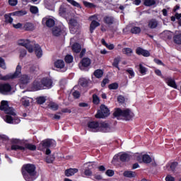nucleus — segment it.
I'll return each instance as SVG.
<instances>
[{
	"label": "nucleus",
	"instance_id": "obj_1",
	"mask_svg": "<svg viewBox=\"0 0 181 181\" xmlns=\"http://www.w3.org/2000/svg\"><path fill=\"white\" fill-rule=\"evenodd\" d=\"M22 174L26 181H33L37 177L36 167L33 164H26L22 168Z\"/></svg>",
	"mask_w": 181,
	"mask_h": 181
},
{
	"label": "nucleus",
	"instance_id": "obj_2",
	"mask_svg": "<svg viewBox=\"0 0 181 181\" xmlns=\"http://www.w3.org/2000/svg\"><path fill=\"white\" fill-rule=\"evenodd\" d=\"M113 115L118 119L123 118L126 121H129L134 118V113L129 109L121 110L117 108L114 112Z\"/></svg>",
	"mask_w": 181,
	"mask_h": 181
},
{
	"label": "nucleus",
	"instance_id": "obj_3",
	"mask_svg": "<svg viewBox=\"0 0 181 181\" xmlns=\"http://www.w3.org/2000/svg\"><path fill=\"white\" fill-rule=\"evenodd\" d=\"M21 73H22V66H21V65H18L14 74H8L4 76H1L0 80L6 81V80L16 78L21 74Z\"/></svg>",
	"mask_w": 181,
	"mask_h": 181
},
{
	"label": "nucleus",
	"instance_id": "obj_4",
	"mask_svg": "<svg viewBox=\"0 0 181 181\" xmlns=\"http://www.w3.org/2000/svg\"><path fill=\"white\" fill-rule=\"evenodd\" d=\"M1 105L0 106V110L1 111H4L5 114H9L10 115H13V117H15V115H16L15 110L8 105V101L3 100L1 101Z\"/></svg>",
	"mask_w": 181,
	"mask_h": 181
},
{
	"label": "nucleus",
	"instance_id": "obj_5",
	"mask_svg": "<svg viewBox=\"0 0 181 181\" xmlns=\"http://www.w3.org/2000/svg\"><path fill=\"white\" fill-rule=\"evenodd\" d=\"M49 146H56V141L53 139H46L40 144L38 149L40 151H45V149L49 148Z\"/></svg>",
	"mask_w": 181,
	"mask_h": 181
},
{
	"label": "nucleus",
	"instance_id": "obj_6",
	"mask_svg": "<svg viewBox=\"0 0 181 181\" xmlns=\"http://www.w3.org/2000/svg\"><path fill=\"white\" fill-rule=\"evenodd\" d=\"M110 115L108 107L104 105H100V110L95 115V118H105Z\"/></svg>",
	"mask_w": 181,
	"mask_h": 181
},
{
	"label": "nucleus",
	"instance_id": "obj_7",
	"mask_svg": "<svg viewBox=\"0 0 181 181\" xmlns=\"http://www.w3.org/2000/svg\"><path fill=\"white\" fill-rule=\"evenodd\" d=\"M69 29L71 33L74 35L80 30V24L75 19H71L69 21Z\"/></svg>",
	"mask_w": 181,
	"mask_h": 181
},
{
	"label": "nucleus",
	"instance_id": "obj_8",
	"mask_svg": "<svg viewBox=\"0 0 181 181\" xmlns=\"http://www.w3.org/2000/svg\"><path fill=\"white\" fill-rule=\"evenodd\" d=\"M19 46H23L25 47L29 53H33V45H32L29 40H20L18 42Z\"/></svg>",
	"mask_w": 181,
	"mask_h": 181
},
{
	"label": "nucleus",
	"instance_id": "obj_9",
	"mask_svg": "<svg viewBox=\"0 0 181 181\" xmlns=\"http://www.w3.org/2000/svg\"><path fill=\"white\" fill-rule=\"evenodd\" d=\"M99 132H112V127L110 125V124L106 122H101L99 123Z\"/></svg>",
	"mask_w": 181,
	"mask_h": 181
},
{
	"label": "nucleus",
	"instance_id": "obj_10",
	"mask_svg": "<svg viewBox=\"0 0 181 181\" xmlns=\"http://www.w3.org/2000/svg\"><path fill=\"white\" fill-rule=\"evenodd\" d=\"M137 160L139 163H151L152 162V158L148 154H144L138 156Z\"/></svg>",
	"mask_w": 181,
	"mask_h": 181
},
{
	"label": "nucleus",
	"instance_id": "obj_11",
	"mask_svg": "<svg viewBox=\"0 0 181 181\" xmlns=\"http://www.w3.org/2000/svg\"><path fill=\"white\" fill-rule=\"evenodd\" d=\"M11 90H12V86L9 83H0V94L5 95L11 93Z\"/></svg>",
	"mask_w": 181,
	"mask_h": 181
},
{
	"label": "nucleus",
	"instance_id": "obj_12",
	"mask_svg": "<svg viewBox=\"0 0 181 181\" xmlns=\"http://www.w3.org/2000/svg\"><path fill=\"white\" fill-rule=\"evenodd\" d=\"M30 80H32V77H30L29 75L21 76L19 81L20 87L23 88L26 84L30 83Z\"/></svg>",
	"mask_w": 181,
	"mask_h": 181
},
{
	"label": "nucleus",
	"instance_id": "obj_13",
	"mask_svg": "<svg viewBox=\"0 0 181 181\" xmlns=\"http://www.w3.org/2000/svg\"><path fill=\"white\" fill-rule=\"evenodd\" d=\"M88 128L92 132H98L100 129V123L98 122H89L88 123Z\"/></svg>",
	"mask_w": 181,
	"mask_h": 181
},
{
	"label": "nucleus",
	"instance_id": "obj_14",
	"mask_svg": "<svg viewBox=\"0 0 181 181\" xmlns=\"http://www.w3.org/2000/svg\"><path fill=\"white\" fill-rule=\"evenodd\" d=\"M42 25H46L47 28H52V26H54V20L50 17H45L42 18Z\"/></svg>",
	"mask_w": 181,
	"mask_h": 181
},
{
	"label": "nucleus",
	"instance_id": "obj_15",
	"mask_svg": "<svg viewBox=\"0 0 181 181\" xmlns=\"http://www.w3.org/2000/svg\"><path fill=\"white\" fill-rule=\"evenodd\" d=\"M103 22L107 25V26H111V25L115 23V18L112 16H106L103 18Z\"/></svg>",
	"mask_w": 181,
	"mask_h": 181
},
{
	"label": "nucleus",
	"instance_id": "obj_16",
	"mask_svg": "<svg viewBox=\"0 0 181 181\" xmlns=\"http://www.w3.org/2000/svg\"><path fill=\"white\" fill-rule=\"evenodd\" d=\"M158 25H159V22L158 21V20L154 18L151 19L148 22V28H149V29H156Z\"/></svg>",
	"mask_w": 181,
	"mask_h": 181
},
{
	"label": "nucleus",
	"instance_id": "obj_17",
	"mask_svg": "<svg viewBox=\"0 0 181 181\" xmlns=\"http://www.w3.org/2000/svg\"><path fill=\"white\" fill-rule=\"evenodd\" d=\"M81 64L79 65L81 70H84L83 67H88L91 64V60L88 58H83L81 62Z\"/></svg>",
	"mask_w": 181,
	"mask_h": 181
},
{
	"label": "nucleus",
	"instance_id": "obj_18",
	"mask_svg": "<svg viewBox=\"0 0 181 181\" xmlns=\"http://www.w3.org/2000/svg\"><path fill=\"white\" fill-rule=\"evenodd\" d=\"M136 52L139 55L141 54V56H144V57H149V56H151V54L148 50H145L141 47L137 48Z\"/></svg>",
	"mask_w": 181,
	"mask_h": 181
},
{
	"label": "nucleus",
	"instance_id": "obj_19",
	"mask_svg": "<svg viewBox=\"0 0 181 181\" xmlns=\"http://www.w3.org/2000/svg\"><path fill=\"white\" fill-rule=\"evenodd\" d=\"M173 41L176 45H181V31H175L173 36Z\"/></svg>",
	"mask_w": 181,
	"mask_h": 181
},
{
	"label": "nucleus",
	"instance_id": "obj_20",
	"mask_svg": "<svg viewBox=\"0 0 181 181\" xmlns=\"http://www.w3.org/2000/svg\"><path fill=\"white\" fill-rule=\"evenodd\" d=\"M41 84H42V87H47V88H50V87H52V84H53V82L51 79L43 78L41 81Z\"/></svg>",
	"mask_w": 181,
	"mask_h": 181
},
{
	"label": "nucleus",
	"instance_id": "obj_21",
	"mask_svg": "<svg viewBox=\"0 0 181 181\" xmlns=\"http://www.w3.org/2000/svg\"><path fill=\"white\" fill-rule=\"evenodd\" d=\"M42 88H43V85L40 82L37 81H34L32 86L33 91H37L38 90H42Z\"/></svg>",
	"mask_w": 181,
	"mask_h": 181
},
{
	"label": "nucleus",
	"instance_id": "obj_22",
	"mask_svg": "<svg viewBox=\"0 0 181 181\" xmlns=\"http://www.w3.org/2000/svg\"><path fill=\"white\" fill-rule=\"evenodd\" d=\"M98 26H100V23L95 20H93L90 25V33H93V32H94V30H95V28H98Z\"/></svg>",
	"mask_w": 181,
	"mask_h": 181
},
{
	"label": "nucleus",
	"instance_id": "obj_23",
	"mask_svg": "<svg viewBox=\"0 0 181 181\" xmlns=\"http://www.w3.org/2000/svg\"><path fill=\"white\" fill-rule=\"evenodd\" d=\"M62 27L58 26V27H54L52 28V35L54 36H60L62 35Z\"/></svg>",
	"mask_w": 181,
	"mask_h": 181
},
{
	"label": "nucleus",
	"instance_id": "obj_24",
	"mask_svg": "<svg viewBox=\"0 0 181 181\" xmlns=\"http://www.w3.org/2000/svg\"><path fill=\"white\" fill-rule=\"evenodd\" d=\"M78 172V170L76 168H69L66 170H65V175L67 177L73 176L75 173H77Z\"/></svg>",
	"mask_w": 181,
	"mask_h": 181
},
{
	"label": "nucleus",
	"instance_id": "obj_25",
	"mask_svg": "<svg viewBox=\"0 0 181 181\" xmlns=\"http://www.w3.org/2000/svg\"><path fill=\"white\" fill-rule=\"evenodd\" d=\"M25 149H29V151H36V146L32 144H28L26 141L23 144Z\"/></svg>",
	"mask_w": 181,
	"mask_h": 181
},
{
	"label": "nucleus",
	"instance_id": "obj_26",
	"mask_svg": "<svg viewBox=\"0 0 181 181\" xmlns=\"http://www.w3.org/2000/svg\"><path fill=\"white\" fill-rule=\"evenodd\" d=\"M26 13H28L26 11L21 10V11H14L11 13V15H12V16H24V15H26Z\"/></svg>",
	"mask_w": 181,
	"mask_h": 181
},
{
	"label": "nucleus",
	"instance_id": "obj_27",
	"mask_svg": "<svg viewBox=\"0 0 181 181\" xmlns=\"http://www.w3.org/2000/svg\"><path fill=\"white\" fill-rule=\"evenodd\" d=\"M25 146L19 144H12L11 151H25Z\"/></svg>",
	"mask_w": 181,
	"mask_h": 181
},
{
	"label": "nucleus",
	"instance_id": "obj_28",
	"mask_svg": "<svg viewBox=\"0 0 181 181\" xmlns=\"http://www.w3.org/2000/svg\"><path fill=\"white\" fill-rule=\"evenodd\" d=\"M21 101L22 104L24 105V107H29L30 104V98L23 97Z\"/></svg>",
	"mask_w": 181,
	"mask_h": 181
},
{
	"label": "nucleus",
	"instance_id": "obj_29",
	"mask_svg": "<svg viewBox=\"0 0 181 181\" xmlns=\"http://www.w3.org/2000/svg\"><path fill=\"white\" fill-rule=\"evenodd\" d=\"M72 50L74 53H80L81 50V45L78 43H74L72 45Z\"/></svg>",
	"mask_w": 181,
	"mask_h": 181
},
{
	"label": "nucleus",
	"instance_id": "obj_30",
	"mask_svg": "<svg viewBox=\"0 0 181 181\" xmlns=\"http://www.w3.org/2000/svg\"><path fill=\"white\" fill-rule=\"evenodd\" d=\"M167 84L170 87H173V88H177V85H176V82H175V80L170 78H167Z\"/></svg>",
	"mask_w": 181,
	"mask_h": 181
},
{
	"label": "nucleus",
	"instance_id": "obj_31",
	"mask_svg": "<svg viewBox=\"0 0 181 181\" xmlns=\"http://www.w3.org/2000/svg\"><path fill=\"white\" fill-rule=\"evenodd\" d=\"M35 54L38 58L42 57V54H43V52H42V48H40V46H39L38 45H35Z\"/></svg>",
	"mask_w": 181,
	"mask_h": 181
},
{
	"label": "nucleus",
	"instance_id": "obj_32",
	"mask_svg": "<svg viewBox=\"0 0 181 181\" xmlns=\"http://www.w3.org/2000/svg\"><path fill=\"white\" fill-rule=\"evenodd\" d=\"M120 160H122V162H127L128 160H129V159H131V156H129V154L128 153H123L122 155H120Z\"/></svg>",
	"mask_w": 181,
	"mask_h": 181
},
{
	"label": "nucleus",
	"instance_id": "obj_33",
	"mask_svg": "<svg viewBox=\"0 0 181 181\" xmlns=\"http://www.w3.org/2000/svg\"><path fill=\"white\" fill-rule=\"evenodd\" d=\"M23 28L25 30H35V25H33L32 23H25L24 24Z\"/></svg>",
	"mask_w": 181,
	"mask_h": 181
},
{
	"label": "nucleus",
	"instance_id": "obj_34",
	"mask_svg": "<svg viewBox=\"0 0 181 181\" xmlns=\"http://www.w3.org/2000/svg\"><path fill=\"white\" fill-rule=\"evenodd\" d=\"M162 36L164 39H172V32L169 30H165L163 33H161Z\"/></svg>",
	"mask_w": 181,
	"mask_h": 181
},
{
	"label": "nucleus",
	"instance_id": "obj_35",
	"mask_svg": "<svg viewBox=\"0 0 181 181\" xmlns=\"http://www.w3.org/2000/svg\"><path fill=\"white\" fill-rule=\"evenodd\" d=\"M123 175L125 177H135L136 176V173H135V172L133 171H125L123 173Z\"/></svg>",
	"mask_w": 181,
	"mask_h": 181
},
{
	"label": "nucleus",
	"instance_id": "obj_36",
	"mask_svg": "<svg viewBox=\"0 0 181 181\" xmlns=\"http://www.w3.org/2000/svg\"><path fill=\"white\" fill-rule=\"evenodd\" d=\"M11 144H13V145H23L25 144V140H20L18 139H12Z\"/></svg>",
	"mask_w": 181,
	"mask_h": 181
},
{
	"label": "nucleus",
	"instance_id": "obj_37",
	"mask_svg": "<svg viewBox=\"0 0 181 181\" xmlns=\"http://www.w3.org/2000/svg\"><path fill=\"white\" fill-rule=\"evenodd\" d=\"M139 71L141 73V74L145 76V74H146V71H148V69L145 66H144L142 64H139Z\"/></svg>",
	"mask_w": 181,
	"mask_h": 181
},
{
	"label": "nucleus",
	"instance_id": "obj_38",
	"mask_svg": "<svg viewBox=\"0 0 181 181\" xmlns=\"http://www.w3.org/2000/svg\"><path fill=\"white\" fill-rule=\"evenodd\" d=\"M48 107H49V108L53 111H57V110H59V105L54 102H50Z\"/></svg>",
	"mask_w": 181,
	"mask_h": 181
},
{
	"label": "nucleus",
	"instance_id": "obj_39",
	"mask_svg": "<svg viewBox=\"0 0 181 181\" xmlns=\"http://www.w3.org/2000/svg\"><path fill=\"white\" fill-rule=\"evenodd\" d=\"M141 30H142L141 29V28L136 27V26L132 27L131 28V33H133L134 35L139 34L141 32Z\"/></svg>",
	"mask_w": 181,
	"mask_h": 181
},
{
	"label": "nucleus",
	"instance_id": "obj_40",
	"mask_svg": "<svg viewBox=\"0 0 181 181\" xmlns=\"http://www.w3.org/2000/svg\"><path fill=\"white\" fill-rule=\"evenodd\" d=\"M55 66H57V69H63L64 67V61L63 60H57L55 63Z\"/></svg>",
	"mask_w": 181,
	"mask_h": 181
},
{
	"label": "nucleus",
	"instance_id": "obj_41",
	"mask_svg": "<svg viewBox=\"0 0 181 181\" xmlns=\"http://www.w3.org/2000/svg\"><path fill=\"white\" fill-rule=\"evenodd\" d=\"M146 6H152L156 4V0H144Z\"/></svg>",
	"mask_w": 181,
	"mask_h": 181
},
{
	"label": "nucleus",
	"instance_id": "obj_42",
	"mask_svg": "<svg viewBox=\"0 0 181 181\" xmlns=\"http://www.w3.org/2000/svg\"><path fill=\"white\" fill-rule=\"evenodd\" d=\"M12 115L7 114L4 119V121L7 122V124H13V118L11 116Z\"/></svg>",
	"mask_w": 181,
	"mask_h": 181
},
{
	"label": "nucleus",
	"instance_id": "obj_43",
	"mask_svg": "<svg viewBox=\"0 0 181 181\" xmlns=\"http://www.w3.org/2000/svg\"><path fill=\"white\" fill-rule=\"evenodd\" d=\"M122 53L124 54H127V56H132L133 51H132V49L131 48H124L122 49Z\"/></svg>",
	"mask_w": 181,
	"mask_h": 181
},
{
	"label": "nucleus",
	"instance_id": "obj_44",
	"mask_svg": "<svg viewBox=\"0 0 181 181\" xmlns=\"http://www.w3.org/2000/svg\"><path fill=\"white\" fill-rule=\"evenodd\" d=\"M119 62H121V57H117L115 58L114 62L112 63V66H114L117 69H119V67H118V64H119Z\"/></svg>",
	"mask_w": 181,
	"mask_h": 181
},
{
	"label": "nucleus",
	"instance_id": "obj_45",
	"mask_svg": "<svg viewBox=\"0 0 181 181\" xmlns=\"http://www.w3.org/2000/svg\"><path fill=\"white\" fill-rule=\"evenodd\" d=\"M0 67L3 69V70H6V63H5V59L2 57H0Z\"/></svg>",
	"mask_w": 181,
	"mask_h": 181
},
{
	"label": "nucleus",
	"instance_id": "obj_46",
	"mask_svg": "<svg viewBox=\"0 0 181 181\" xmlns=\"http://www.w3.org/2000/svg\"><path fill=\"white\" fill-rule=\"evenodd\" d=\"M11 15L12 14H6L4 16V18L6 19V22H7L8 23H12V22H13V18H12V17H11Z\"/></svg>",
	"mask_w": 181,
	"mask_h": 181
},
{
	"label": "nucleus",
	"instance_id": "obj_47",
	"mask_svg": "<svg viewBox=\"0 0 181 181\" xmlns=\"http://www.w3.org/2000/svg\"><path fill=\"white\" fill-rule=\"evenodd\" d=\"M47 163H53L54 162V156H48L45 159Z\"/></svg>",
	"mask_w": 181,
	"mask_h": 181
},
{
	"label": "nucleus",
	"instance_id": "obj_48",
	"mask_svg": "<svg viewBox=\"0 0 181 181\" xmlns=\"http://www.w3.org/2000/svg\"><path fill=\"white\" fill-rule=\"evenodd\" d=\"M94 75L97 77V78H101V77H103V71L97 69L95 71Z\"/></svg>",
	"mask_w": 181,
	"mask_h": 181
},
{
	"label": "nucleus",
	"instance_id": "obj_49",
	"mask_svg": "<svg viewBox=\"0 0 181 181\" xmlns=\"http://www.w3.org/2000/svg\"><path fill=\"white\" fill-rule=\"evenodd\" d=\"M30 11L31 13L36 14L39 12V8H37V6H31L30 8Z\"/></svg>",
	"mask_w": 181,
	"mask_h": 181
},
{
	"label": "nucleus",
	"instance_id": "obj_50",
	"mask_svg": "<svg viewBox=\"0 0 181 181\" xmlns=\"http://www.w3.org/2000/svg\"><path fill=\"white\" fill-rule=\"evenodd\" d=\"M83 5L86 6V8H95V5L93 3H89L88 1H83Z\"/></svg>",
	"mask_w": 181,
	"mask_h": 181
},
{
	"label": "nucleus",
	"instance_id": "obj_51",
	"mask_svg": "<svg viewBox=\"0 0 181 181\" xmlns=\"http://www.w3.org/2000/svg\"><path fill=\"white\" fill-rule=\"evenodd\" d=\"M67 2L71 4V5H73V6H76V8H80V4H78L77 1L74 0H66Z\"/></svg>",
	"mask_w": 181,
	"mask_h": 181
},
{
	"label": "nucleus",
	"instance_id": "obj_52",
	"mask_svg": "<svg viewBox=\"0 0 181 181\" xmlns=\"http://www.w3.org/2000/svg\"><path fill=\"white\" fill-rule=\"evenodd\" d=\"M93 103L96 105L100 104V98L97 96V95L94 94L93 95Z\"/></svg>",
	"mask_w": 181,
	"mask_h": 181
},
{
	"label": "nucleus",
	"instance_id": "obj_53",
	"mask_svg": "<svg viewBox=\"0 0 181 181\" xmlns=\"http://www.w3.org/2000/svg\"><path fill=\"white\" fill-rule=\"evenodd\" d=\"M46 102V98L45 97H40L37 98V103L38 104H43Z\"/></svg>",
	"mask_w": 181,
	"mask_h": 181
},
{
	"label": "nucleus",
	"instance_id": "obj_54",
	"mask_svg": "<svg viewBox=\"0 0 181 181\" xmlns=\"http://www.w3.org/2000/svg\"><path fill=\"white\" fill-rule=\"evenodd\" d=\"M65 62H66V63H71L73 62V56L66 55L65 57Z\"/></svg>",
	"mask_w": 181,
	"mask_h": 181
},
{
	"label": "nucleus",
	"instance_id": "obj_55",
	"mask_svg": "<svg viewBox=\"0 0 181 181\" xmlns=\"http://www.w3.org/2000/svg\"><path fill=\"white\" fill-rule=\"evenodd\" d=\"M110 90H117L118 88V83H114L109 85Z\"/></svg>",
	"mask_w": 181,
	"mask_h": 181
},
{
	"label": "nucleus",
	"instance_id": "obj_56",
	"mask_svg": "<svg viewBox=\"0 0 181 181\" xmlns=\"http://www.w3.org/2000/svg\"><path fill=\"white\" fill-rule=\"evenodd\" d=\"M80 84L82 86V87H86L87 84H88V81L86 79H81L80 80Z\"/></svg>",
	"mask_w": 181,
	"mask_h": 181
},
{
	"label": "nucleus",
	"instance_id": "obj_57",
	"mask_svg": "<svg viewBox=\"0 0 181 181\" xmlns=\"http://www.w3.org/2000/svg\"><path fill=\"white\" fill-rule=\"evenodd\" d=\"M176 166H177V162L173 163L170 165V169H168V170H172L173 172V170H175V169H176Z\"/></svg>",
	"mask_w": 181,
	"mask_h": 181
},
{
	"label": "nucleus",
	"instance_id": "obj_58",
	"mask_svg": "<svg viewBox=\"0 0 181 181\" xmlns=\"http://www.w3.org/2000/svg\"><path fill=\"white\" fill-rule=\"evenodd\" d=\"M8 4L11 6H16L18 5V0H8Z\"/></svg>",
	"mask_w": 181,
	"mask_h": 181
},
{
	"label": "nucleus",
	"instance_id": "obj_59",
	"mask_svg": "<svg viewBox=\"0 0 181 181\" xmlns=\"http://www.w3.org/2000/svg\"><path fill=\"white\" fill-rule=\"evenodd\" d=\"M50 118H52V119H60L61 117L59 115H54V114H51L49 115Z\"/></svg>",
	"mask_w": 181,
	"mask_h": 181
},
{
	"label": "nucleus",
	"instance_id": "obj_60",
	"mask_svg": "<svg viewBox=\"0 0 181 181\" xmlns=\"http://www.w3.org/2000/svg\"><path fill=\"white\" fill-rule=\"evenodd\" d=\"M127 71L129 74V78H132V77H135V73L132 69H127Z\"/></svg>",
	"mask_w": 181,
	"mask_h": 181
},
{
	"label": "nucleus",
	"instance_id": "obj_61",
	"mask_svg": "<svg viewBox=\"0 0 181 181\" xmlns=\"http://www.w3.org/2000/svg\"><path fill=\"white\" fill-rule=\"evenodd\" d=\"M105 173H106L107 176H109L110 177L112 176H114V170H107Z\"/></svg>",
	"mask_w": 181,
	"mask_h": 181
},
{
	"label": "nucleus",
	"instance_id": "obj_62",
	"mask_svg": "<svg viewBox=\"0 0 181 181\" xmlns=\"http://www.w3.org/2000/svg\"><path fill=\"white\" fill-rule=\"evenodd\" d=\"M117 101H119V103H124L125 101V98L122 95H119L117 97Z\"/></svg>",
	"mask_w": 181,
	"mask_h": 181
},
{
	"label": "nucleus",
	"instance_id": "obj_63",
	"mask_svg": "<svg viewBox=\"0 0 181 181\" xmlns=\"http://www.w3.org/2000/svg\"><path fill=\"white\" fill-rule=\"evenodd\" d=\"M84 175L86 176H91L93 175V172H91V170H86L84 172Z\"/></svg>",
	"mask_w": 181,
	"mask_h": 181
},
{
	"label": "nucleus",
	"instance_id": "obj_64",
	"mask_svg": "<svg viewBox=\"0 0 181 181\" xmlns=\"http://www.w3.org/2000/svg\"><path fill=\"white\" fill-rule=\"evenodd\" d=\"M166 181H175V177H172V175H167L165 177Z\"/></svg>",
	"mask_w": 181,
	"mask_h": 181
}]
</instances>
